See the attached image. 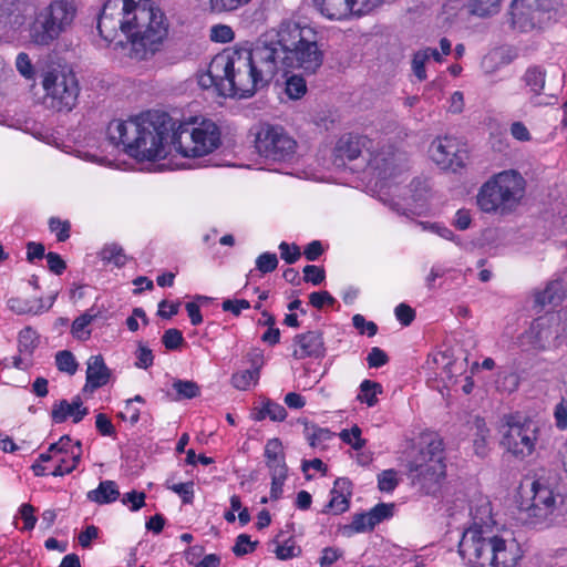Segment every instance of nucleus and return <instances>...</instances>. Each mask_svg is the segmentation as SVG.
<instances>
[{
  "instance_id": "bb28decb",
  "label": "nucleus",
  "mask_w": 567,
  "mask_h": 567,
  "mask_svg": "<svg viewBox=\"0 0 567 567\" xmlns=\"http://www.w3.org/2000/svg\"><path fill=\"white\" fill-rule=\"evenodd\" d=\"M82 406V400L80 396H75L72 403L66 400H61L54 404L51 416L55 423H63L69 416L74 415V411Z\"/></svg>"
},
{
  "instance_id": "052dcab7",
  "label": "nucleus",
  "mask_w": 567,
  "mask_h": 567,
  "mask_svg": "<svg viewBox=\"0 0 567 567\" xmlns=\"http://www.w3.org/2000/svg\"><path fill=\"white\" fill-rule=\"evenodd\" d=\"M145 493L132 491L124 494L122 503L131 504V511L136 512L145 505Z\"/></svg>"
},
{
  "instance_id": "0e129e2a",
  "label": "nucleus",
  "mask_w": 567,
  "mask_h": 567,
  "mask_svg": "<svg viewBox=\"0 0 567 567\" xmlns=\"http://www.w3.org/2000/svg\"><path fill=\"white\" fill-rule=\"evenodd\" d=\"M224 311H229L234 316H239L244 309L250 308V303L246 299H226L221 303Z\"/></svg>"
},
{
  "instance_id": "8fccbe9b",
  "label": "nucleus",
  "mask_w": 567,
  "mask_h": 567,
  "mask_svg": "<svg viewBox=\"0 0 567 567\" xmlns=\"http://www.w3.org/2000/svg\"><path fill=\"white\" fill-rule=\"evenodd\" d=\"M352 323L361 334L367 333L368 337H373L378 332V326L373 321H367L362 315H354Z\"/></svg>"
},
{
  "instance_id": "bf43d9fd",
  "label": "nucleus",
  "mask_w": 567,
  "mask_h": 567,
  "mask_svg": "<svg viewBox=\"0 0 567 567\" xmlns=\"http://www.w3.org/2000/svg\"><path fill=\"white\" fill-rule=\"evenodd\" d=\"M388 361V354L378 347H373L367 357V362L370 368L383 367Z\"/></svg>"
},
{
  "instance_id": "f257e3e1",
  "label": "nucleus",
  "mask_w": 567,
  "mask_h": 567,
  "mask_svg": "<svg viewBox=\"0 0 567 567\" xmlns=\"http://www.w3.org/2000/svg\"><path fill=\"white\" fill-rule=\"evenodd\" d=\"M97 30L109 42L121 31L131 41V55L146 60L161 50L168 23L153 0H105L97 16Z\"/></svg>"
},
{
  "instance_id": "aec40b11",
  "label": "nucleus",
  "mask_w": 567,
  "mask_h": 567,
  "mask_svg": "<svg viewBox=\"0 0 567 567\" xmlns=\"http://www.w3.org/2000/svg\"><path fill=\"white\" fill-rule=\"evenodd\" d=\"M367 138L363 136L346 134L342 135L333 150V164L338 167L344 166L346 161L357 159L362 148L365 146Z\"/></svg>"
},
{
  "instance_id": "864d4df0",
  "label": "nucleus",
  "mask_w": 567,
  "mask_h": 567,
  "mask_svg": "<svg viewBox=\"0 0 567 567\" xmlns=\"http://www.w3.org/2000/svg\"><path fill=\"white\" fill-rule=\"evenodd\" d=\"M264 403L266 406L267 416L271 421L281 422L286 419L287 411L281 404L274 402L270 399H266Z\"/></svg>"
},
{
  "instance_id": "603ef678",
  "label": "nucleus",
  "mask_w": 567,
  "mask_h": 567,
  "mask_svg": "<svg viewBox=\"0 0 567 567\" xmlns=\"http://www.w3.org/2000/svg\"><path fill=\"white\" fill-rule=\"evenodd\" d=\"M326 278V271L323 268L315 266V265H307L303 268V281L311 282L312 285L317 286L320 285Z\"/></svg>"
},
{
  "instance_id": "423d86ee",
  "label": "nucleus",
  "mask_w": 567,
  "mask_h": 567,
  "mask_svg": "<svg viewBox=\"0 0 567 567\" xmlns=\"http://www.w3.org/2000/svg\"><path fill=\"white\" fill-rule=\"evenodd\" d=\"M417 454L409 462V472L414 485H419L427 495L440 489V482L445 476V456L443 440L434 433L421 437Z\"/></svg>"
},
{
  "instance_id": "79ce46f5",
  "label": "nucleus",
  "mask_w": 567,
  "mask_h": 567,
  "mask_svg": "<svg viewBox=\"0 0 567 567\" xmlns=\"http://www.w3.org/2000/svg\"><path fill=\"white\" fill-rule=\"evenodd\" d=\"M258 545V542H251L250 537L247 534H240L236 538V543L233 547V553L238 556H245L249 553H252Z\"/></svg>"
},
{
  "instance_id": "6e6552de",
  "label": "nucleus",
  "mask_w": 567,
  "mask_h": 567,
  "mask_svg": "<svg viewBox=\"0 0 567 567\" xmlns=\"http://www.w3.org/2000/svg\"><path fill=\"white\" fill-rule=\"evenodd\" d=\"M220 145V131L209 120L198 126L181 123L174 126L172 146L184 157H202L214 152Z\"/></svg>"
},
{
  "instance_id": "f8f14e48",
  "label": "nucleus",
  "mask_w": 567,
  "mask_h": 567,
  "mask_svg": "<svg viewBox=\"0 0 567 567\" xmlns=\"http://www.w3.org/2000/svg\"><path fill=\"white\" fill-rule=\"evenodd\" d=\"M255 147L266 162L282 163L293 157L297 143L281 126L262 124L256 134Z\"/></svg>"
},
{
  "instance_id": "774afa93",
  "label": "nucleus",
  "mask_w": 567,
  "mask_h": 567,
  "mask_svg": "<svg viewBox=\"0 0 567 567\" xmlns=\"http://www.w3.org/2000/svg\"><path fill=\"white\" fill-rule=\"evenodd\" d=\"M395 317L403 326H410L415 318V311L406 303L395 307Z\"/></svg>"
},
{
  "instance_id": "7c9ffc66",
  "label": "nucleus",
  "mask_w": 567,
  "mask_h": 567,
  "mask_svg": "<svg viewBox=\"0 0 567 567\" xmlns=\"http://www.w3.org/2000/svg\"><path fill=\"white\" fill-rule=\"evenodd\" d=\"M96 318V315L84 312L79 316L71 326L72 336L81 341H85L91 337V330H87V326Z\"/></svg>"
},
{
  "instance_id": "ea45409f",
  "label": "nucleus",
  "mask_w": 567,
  "mask_h": 567,
  "mask_svg": "<svg viewBox=\"0 0 567 567\" xmlns=\"http://www.w3.org/2000/svg\"><path fill=\"white\" fill-rule=\"evenodd\" d=\"M259 375L251 369L236 372L231 377V384L238 390H247L252 382L257 383Z\"/></svg>"
},
{
  "instance_id": "b1692460",
  "label": "nucleus",
  "mask_w": 567,
  "mask_h": 567,
  "mask_svg": "<svg viewBox=\"0 0 567 567\" xmlns=\"http://www.w3.org/2000/svg\"><path fill=\"white\" fill-rule=\"evenodd\" d=\"M264 455L270 473H288L282 443L279 439L275 437L267 441Z\"/></svg>"
},
{
  "instance_id": "cd10ccee",
  "label": "nucleus",
  "mask_w": 567,
  "mask_h": 567,
  "mask_svg": "<svg viewBox=\"0 0 567 567\" xmlns=\"http://www.w3.org/2000/svg\"><path fill=\"white\" fill-rule=\"evenodd\" d=\"M100 257L103 261L114 264L118 268L123 267L127 260L123 248L115 243L105 245L100 251Z\"/></svg>"
},
{
  "instance_id": "4d7b16f0",
  "label": "nucleus",
  "mask_w": 567,
  "mask_h": 567,
  "mask_svg": "<svg viewBox=\"0 0 567 567\" xmlns=\"http://www.w3.org/2000/svg\"><path fill=\"white\" fill-rule=\"evenodd\" d=\"M427 61V55L417 51L413 54L412 59V70L414 75L420 80L424 81L426 79L425 63Z\"/></svg>"
},
{
  "instance_id": "37998d69",
  "label": "nucleus",
  "mask_w": 567,
  "mask_h": 567,
  "mask_svg": "<svg viewBox=\"0 0 567 567\" xmlns=\"http://www.w3.org/2000/svg\"><path fill=\"white\" fill-rule=\"evenodd\" d=\"M399 484L394 470L382 471L378 475V487L381 492H392Z\"/></svg>"
},
{
  "instance_id": "338daca9",
  "label": "nucleus",
  "mask_w": 567,
  "mask_h": 567,
  "mask_svg": "<svg viewBox=\"0 0 567 567\" xmlns=\"http://www.w3.org/2000/svg\"><path fill=\"white\" fill-rule=\"evenodd\" d=\"M342 551L336 547H326L319 559L320 567H331L340 557Z\"/></svg>"
},
{
  "instance_id": "f704fd0d",
  "label": "nucleus",
  "mask_w": 567,
  "mask_h": 567,
  "mask_svg": "<svg viewBox=\"0 0 567 567\" xmlns=\"http://www.w3.org/2000/svg\"><path fill=\"white\" fill-rule=\"evenodd\" d=\"M8 306L10 308V310H12L13 312L18 313V315H25V313H40L43 311L44 309V306H43V302H42V299L40 298L38 300V306L34 307L31 301L29 300H23V299H20V298H11L8 300Z\"/></svg>"
},
{
  "instance_id": "c03bdc74",
  "label": "nucleus",
  "mask_w": 567,
  "mask_h": 567,
  "mask_svg": "<svg viewBox=\"0 0 567 567\" xmlns=\"http://www.w3.org/2000/svg\"><path fill=\"white\" fill-rule=\"evenodd\" d=\"M277 266L278 258L274 252H264L256 259V268L262 274L272 272Z\"/></svg>"
},
{
  "instance_id": "0eeeda50",
  "label": "nucleus",
  "mask_w": 567,
  "mask_h": 567,
  "mask_svg": "<svg viewBox=\"0 0 567 567\" xmlns=\"http://www.w3.org/2000/svg\"><path fill=\"white\" fill-rule=\"evenodd\" d=\"M525 181L515 171H504L483 184L477 205L485 213L513 210L524 196Z\"/></svg>"
},
{
  "instance_id": "4be33fe9",
  "label": "nucleus",
  "mask_w": 567,
  "mask_h": 567,
  "mask_svg": "<svg viewBox=\"0 0 567 567\" xmlns=\"http://www.w3.org/2000/svg\"><path fill=\"white\" fill-rule=\"evenodd\" d=\"M111 378V370L106 367L101 354L92 355L87 360L86 383L84 391L93 392L104 386Z\"/></svg>"
},
{
  "instance_id": "c85d7f7f",
  "label": "nucleus",
  "mask_w": 567,
  "mask_h": 567,
  "mask_svg": "<svg viewBox=\"0 0 567 567\" xmlns=\"http://www.w3.org/2000/svg\"><path fill=\"white\" fill-rule=\"evenodd\" d=\"M281 533L274 539V543L277 544L275 554L276 557L280 560H287L295 557H299L302 553L301 547L296 544V540L290 537L284 543L278 540Z\"/></svg>"
},
{
  "instance_id": "9b49d317",
  "label": "nucleus",
  "mask_w": 567,
  "mask_h": 567,
  "mask_svg": "<svg viewBox=\"0 0 567 567\" xmlns=\"http://www.w3.org/2000/svg\"><path fill=\"white\" fill-rule=\"evenodd\" d=\"M502 426L501 445L513 456L524 460L532 455L537 441L538 429L533 421L522 419L519 415L505 416Z\"/></svg>"
},
{
  "instance_id": "412c9836",
  "label": "nucleus",
  "mask_w": 567,
  "mask_h": 567,
  "mask_svg": "<svg viewBox=\"0 0 567 567\" xmlns=\"http://www.w3.org/2000/svg\"><path fill=\"white\" fill-rule=\"evenodd\" d=\"M25 23V6L19 0H3L0 4V29L17 31Z\"/></svg>"
},
{
  "instance_id": "a19ab883",
  "label": "nucleus",
  "mask_w": 567,
  "mask_h": 567,
  "mask_svg": "<svg viewBox=\"0 0 567 567\" xmlns=\"http://www.w3.org/2000/svg\"><path fill=\"white\" fill-rule=\"evenodd\" d=\"M501 0H471L472 13L486 17L497 11Z\"/></svg>"
},
{
  "instance_id": "7ed1b4c3",
  "label": "nucleus",
  "mask_w": 567,
  "mask_h": 567,
  "mask_svg": "<svg viewBox=\"0 0 567 567\" xmlns=\"http://www.w3.org/2000/svg\"><path fill=\"white\" fill-rule=\"evenodd\" d=\"M198 83L205 89L214 86L221 96L239 99L252 96L259 86L265 85L259 81L256 65L248 58L246 47L216 54Z\"/></svg>"
},
{
  "instance_id": "4468645a",
  "label": "nucleus",
  "mask_w": 567,
  "mask_h": 567,
  "mask_svg": "<svg viewBox=\"0 0 567 567\" xmlns=\"http://www.w3.org/2000/svg\"><path fill=\"white\" fill-rule=\"evenodd\" d=\"M277 40L267 42H257L252 48H246V53L251 60V63L256 65V72H258L259 81L262 84H268L279 70V65H282L281 48L278 49Z\"/></svg>"
},
{
  "instance_id": "5fc2aeb1",
  "label": "nucleus",
  "mask_w": 567,
  "mask_h": 567,
  "mask_svg": "<svg viewBox=\"0 0 567 567\" xmlns=\"http://www.w3.org/2000/svg\"><path fill=\"white\" fill-rule=\"evenodd\" d=\"M16 66L22 76H24L28 80L33 79L34 69H33L31 60L27 53L20 52L18 54V56L16 59Z\"/></svg>"
},
{
  "instance_id": "58836bf2",
  "label": "nucleus",
  "mask_w": 567,
  "mask_h": 567,
  "mask_svg": "<svg viewBox=\"0 0 567 567\" xmlns=\"http://www.w3.org/2000/svg\"><path fill=\"white\" fill-rule=\"evenodd\" d=\"M361 429L355 424L350 430H342L339 434L340 439L349 444L353 450L359 451L365 446L367 441L361 437Z\"/></svg>"
},
{
  "instance_id": "09e8293b",
  "label": "nucleus",
  "mask_w": 567,
  "mask_h": 567,
  "mask_svg": "<svg viewBox=\"0 0 567 567\" xmlns=\"http://www.w3.org/2000/svg\"><path fill=\"white\" fill-rule=\"evenodd\" d=\"M343 529L346 532L349 530L351 533H363V532H367V530H372L373 528H370V526H369V515H368V512L367 513L354 514L351 524L346 525L343 527Z\"/></svg>"
},
{
  "instance_id": "dca6fc26",
  "label": "nucleus",
  "mask_w": 567,
  "mask_h": 567,
  "mask_svg": "<svg viewBox=\"0 0 567 567\" xmlns=\"http://www.w3.org/2000/svg\"><path fill=\"white\" fill-rule=\"evenodd\" d=\"M312 2L320 13L330 20H342L350 14L361 16L377 4L371 0H312Z\"/></svg>"
},
{
  "instance_id": "a211bd4d",
  "label": "nucleus",
  "mask_w": 567,
  "mask_h": 567,
  "mask_svg": "<svg viewBox=\"0 0 567 567\" xmlns=\"http://www.w3.org/2000/svg\"><path fill=\"white\" fill-rule=\"evenodd\" d=\"M293 344L299 347L295 349L292 355L295 359L305 358H323L326 355V347L323 336L320 330H310L293 337Z\"/></svg>"
},
{
  "instance_id": "3c124183",
  "label": "nucleus",
  "mask_w": 567,
  "mask_h": 567,
  "mask_svg": "<svg viewBox=\"0 0 567 567\" xmlns=\"http://www.w3.org/2000/svg\"><path fill=\"white\" fill-rule=\"evenodd\" d=\"M167 488L178 494L184 504H192L194 498V483L186 482L179 484L167 485Z\"/></svg>"
},
{
  "instance_id": "49530a36",
  "label": "nucleus",
  "mask_w": 567,
  "mask_h": 567,
  "mask_svg": "<svg viewBox=\"0 0 567 567\" xmlns=\"http://www.w3.org/2000/svg\"><path fill=\"white\" fill-rule=\"evenodd\" d=\"M235 37L233 29L226 24H216L210 29V40L218 43L230 42Z\"/></svg>"
},
{
  "instance_id": "2eb2a0df",
  "label": "nucleus",
  "mask_w": 567,
  "mask_h": 567,
  "mask_svg": "<svg viewBox=\"0 0 567 567\" xmlns=\"http://www.w3.org/2000/svg\"><path fill=\"white\" fill-rule=\"evenodd\" d=\"M431 158L442 168L456 172L464 166L467 158L466 151L460 148L455 138L445 136L436 138L430 146Z\"/></svg>"
},
{
  "instance_id": "c756f323",
  "label": "nucleus",
  "mask_w": 567,
  "mask_h": 567,
  "mask_svg": "<svg viewBox=\"0 0 567 567\" xmlns=\"http://www.w3.org/2000/svg\"><path fill=\"white\" fill-rule=\"evenodd\" d=\"M250 0H198V2L212 12L220 13L234 11L247 4Z\"/></svg>"
},
{
  "instance_id": "72a5a7b5",
  "label": "nucleus",
  "mask_w": 567,
  "mask_h": 567,
  "mask_svg": "<svg viewBox=\"0 0 567 567\" xmlns=\"http://www.w3.org/2000/svg\"><path fill=\"white\" fill-rule=\"evenodd\" d=\"M39 344V334L31 327H25L19 333V351L31 354Z\"/></svg>"
},
{
  "instance_id": "de8ad7c7",
  "label": "nucleus",
  "mask_w": 567,
  "mask_h": 567,
  "mask_svg": "<svg viewBox=\"0 0 567 567\" xmlns=\"http://www.w3.org/2000/svg\"><path fill=\"white\" fill-rule=\"evenodd\" d=\"M162 342L167 350H176L184 343L183 333L176 328H171L164 332Z\"/></svg>"
},
{
  "instance_id": "393cba45",
  "label": "nucleus",
  "mask_w": 567,
  "mask_h": 567,
  "mask_svg": "<svg viewBox=\"0 0 567 567\" xmlns=\"http://www.w3.org/2000/svg\"><path fill=\"white\" fill-rule=\"evenodd\" d=\"M89 501L99 505L110 504L120 497L117 484L114 481H102L97 488L90 491L86 494Z\"/></svg>"
},
{
  "instance_id": "6ab92c4d",
  "label": "nucleus",
  "mask_w": 567,
  "mask_h": 567,
  "mask_svg": "<svg viewBox=\"0 0 567 567\" xmlns=\"http://www.w3.org/2000/svg\"><path fill=\"white\" fill-rule=\"evenodd\" d=\"M509 16L512 28L523 32L533 30L538 24L545 22L543 18H539L535 12L534 6L525 0H513Z\"/></svg>"
},
{
  "instance_id": "a878e982",
  "label": "nucleus",
  "mask_w": 567,
  "mask_h": 567,
  "mask_svg": "<svg viewBox=\"0 0 567 567\" xmlns=\"http://www.w3.org/2000/svg\"><path fill=\"white\" fill-rule=\"evenodd\" d=\"M172 386L175 391L174 401L192 400L200 394L199 385L192 380L177 379L173 382Z\"/></svg>"
},
{
  "instance_id": "473e14b6",
  "label": "nucleus",
  "mask_w": 567,
  "mask_h": 567,
  "mask_svg": "<svg viewBox=\"0 0 567 567\" xmlns=\"http://www.w3.org/2000/svg\"><path fill=\"white\" fill-rule=\"evenodd\" d=\"M380 393H382V385L380 383L371 380H364L360 384V394L358 395V400L367 403L369 406H373L378 402L377 394Z\"/></svg>"
},
{
  "instance_id": "e433bc0d",
  "label": "nucleus",
  "mask_w": 567,
  "mask_h": 567,
  "mask_svg": "<svg viewBox=\"0 0 567 567\" xmlns=\"http://www.w3.org/2000/svg\"><path fill=\"white\" fill-rule=\"evenodd\" d=\"M55 364L59 371L73 375L78 370V362L69 350L59 351L55 354Z\"/></svg>"
},
{
  "instance_id": "ddd939ff",
  "label": "nucleus",
  "mask_w": 567,
  "mask_h": 567,
  "mask_svg": "<svg viewBox=\"0 0 567 567\" xmlns=\"http://www.w3.org/2000/svg\"><path fill=\"white\" fill-rule=\"evenodd\" d=\"M564 328L555 315L537 318L530 326L527 336L529 343L537 350L557 349L564 341Z\"/></svg>"
},
{
  "instance_id": "39448f33",
  "label": "nucleus",
  "mask_w": 567,
  "mask_h": 567,
  "mask_svg": "<svg viewBox=\"0 0 567 567\" xmlns=\"http://www.w3.org/2000/svg\"><path fill=\"white\" fill-rule=\"evenodd\" d=\"M458 554L468 567H515L520 558L514 539H505L477 524L463 532Z\"/></svg>"
},
{
  "instance_id": "c9c22d12",
  "label": "nucleus",
  "mask_w": 567,
  "mask_h": 567,
  "mask_svg": "<svg viewBox=\"0 0 567 567\" xmlns=\"http://www.w3.org/2000/svg\"><path fill=\"white\" fill-rule=\"evenodd\" d=\"M394 504L379 503L368 512L369 526L374 528L375 525L384 519L393 516Z\"/></svg>"
},
{
  "instance_id": "680f3d73",
  "label": "nucleus",
  "mask_w": 567,
  "mask_h": 567,
  "mask_svg": "<svg viewBox=\"0 0 567 567\" xmlns=\"http://www.w3.org/2000/svg\"><path fill=\"white\" fill-rule=\"evenodd\" d=\"M153 361L154 355L152 350L140 342L137 349V361L135 363L136 367L141 369H147L153 364Z\"/></svg>"
},
{
  "instance_id": "9d476101",
  "label": "nucleus",
  "mask_w": 567,
  "mask_h": 567,
  "mask_svg": "<svg viewBox=\"0 0 567 567\" xmlns=\"http://www.w3.org/2000/svg\"><path fill=\"white\" fill-rule=\"evenodd\" d=\"M44 102L58 112H70L76 104L80 87L73 71L66 66L49 70L43 75Z\"/></svg>"
},
{
  "instance_id": "4c0bfd02",
  "label": "nucleus",
  "mask_w": 567,
  "mask_h": 567,
  "mask_svg": "<svg viewBox=\"0 0 567 567\" xmlns=\"http://www.w3.org/2000/svg\"><path fill=\"white\" fill-rule=\"evenodd\" d=\"M307 92V84L301 75H291L286 81V93L290 99L298 100Z\"/></svg>"
},
{
  "instance_id": "69168bd1",
  "label": "nucleus",
  "mask_w": 567,
  "mask_h": 567,
  "mask_svg": "<svg viewBox=\"0 0 567 567\" xmlns=\"http://www.w3.org/2000/svg\"><path fill=\"white\" fill-rule=\"evenodd\" d=\"M332 433L328 429L318 427L316 424H311L310 433H307V440L309 444L315 447L318 442L327 441L331 437Z\"/></svg>"
},
{
  "instance_id": "a18cd8bd",
  "label": "nucleus",
  "mask_w": 567,
  "mask_h": 567,
  "mask_svg": "<svg viewBox=\"0 0 567 567\" xmlns=\"http://www.w3.org/2000/svg\"><path fill=\"white\" fill-rule=\"evenodd\" d=\"M558 288V284L551 282L549 284L545 290L538 292L536 295L535 301L539 306L544 307L546 305H556L559 300V297L556 295Z\"/></svg>"
},
{
  "instance_id": "2f4dec72",
  "label": "nucleus",
  "mask_w": 567,
  "mask_h": 567,
  "mask_svg": "<svg viewBox=\"0 0 567 567\" xmlns=\"http://www.w3.org/2000/svg\"><path fill=\"white\" fill-rule=\"evenodd\" d=\"M524 81L530 87V91L538 96L545 86V71L539 66L528 68Z\"/></svg>"
},
{
  "instance_id": "6e6d98bb",
  "label": "nucleus",
  "mask_w": 567,
  "mask_h": 567,
  "mask_svg": "<svg viewBox=\"0 0 567 567\" xmlns=\"http://www.w3.org/2000/svg\"><path fill=\"white\" fill-rule=\"evenodd\" d=\"M281 258L289 265L295 264L301 256L300 249L296 244L289 245L286 241L279 245Z\"/></svg>"
},
{
  "instance_id": "f3484780",
  "label": "nucleus",
  "mask_w": 567,
  "mask_h": 567,
  "mask_svg": "<svg viewBox=\"0 0 567 567\" xmlns=\"http://www.w3.org/2000/svg\"><path fill=\"white\" fill-rule=\"evenodd\" d=\"M532 493L530 499L527 503H522V508L529 517L543 520L555 509L556 498L554 492L548 486L535 481L532 484Z\"/></svg>"
},
{
  "instance_id": "1a4fd4ad",
  "label": "nucleus",
  "mask_w": 567,
  "mask_h": 567,
  "mask_svg": "<svg viewBox=\"0 0 567 567\" xmlns=\"http://www.w3.org/2000/svg\"><path fill=\"white\" fill-rule=\"evenodd\" d=\"M76 7L73 0H56L41 10L30 25V39L38 45H49L74 20Z\"/></svg>"
},
{
  "instance_id": "5701e85b",
  "label": "nucleus",
  "mask_w": 567,
  "mask_h": 567,
  "mask_svg": "<svg viewBox=\"0 0 567 567\" xmlns=\"http://www.w3.org/2000/svg\"><path fill=\"white\" fill-rule=\"evenodd\" d=\"M352 495V483L347 477H339L334 481L333 488L331 491V499L326 505L322 513H327L332 509L334 514H341L348 511L350 505V497Z\"/></svg>"
},
{
  "instance_id": "13d9d810",
  "label": "nucleus",
  "mask_w": 567,
  "mask_h": 567,
  "mask_svg": "<svg viewBox=\"0 0 567 567\" xmlns=\"http://www.w3.org/2000/svg\"><path fill=\"white\" fill-rule=\"evenodd\" d=\"M309 303L317 309H321L324 305L333 306L336 299L328 291H316L310 293Z\"/></svg>"
},
{
  "instance_id": "e2e57ef3",
  "label": "nucleus",
  "mask_w": 567,
  "mask_h": 567,
  "mask_svg": "<svg viewBox=\"0 0 567 567\" xmlns=\"http://www.w3.org/2000/svg\"><path fill=\"white\" fill-rule=\"evenodd\" d=\"M288 473H270L271 475V488H270V498L277 501L280 498L282 494V486L287 478Z\"/></svg>"
},
{
  "instance_id": "f03ea898",
  "label": "nucleus",
  "mask_w": 567,
  "mask_h": 567,
  "mask_svg": "<svg viewBox=\"0 0 567 567\" xmlns=\"http://www.w3.org/2000/svg\"><path fill=\"white\" fill-rule=\"evenodd\" d=\"M175 124L167 113L148 111L128 121L110 122L107 136L112 144H123L128 156L137 161H156L169 153Z\"/></svg>"
},
{
  "instance_id": "20e7f679",
  "label": "nucleus",
  "mask_w": 567,
  "mask_h": 567,
  "mask_svg": "<svg viewBox=\"0 0 567 567\" xmlns=\"http://www.w3.org/2000/svg\"><path fill=\"white\" fill-rule=\"evenodd\" d=\"M281 47L282 66L315 74L324 60L322 35L313 27L295 18L284 19L274 29Z\"/></svg>"
}]
</instances>
